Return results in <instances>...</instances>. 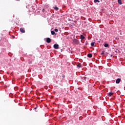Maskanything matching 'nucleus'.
<instances>
[{
	"label": "nucleus",
	"instance_id": "12",
	"mask_svg": "<svg viewBox=\"0 0 125 125\" xmlns=\"http://www.w3.org/2000/svg\"><path fill=\"white\" fill-rule=\"evenodd\" d=\"M95 43V42H92L91 43V46H94V44Z\"/></svg>",
	"mask_w": 125,
	"mask_h": 125
},
{
	"label": "nucleus",
	"instance_id": "5",
	"mask_svg": "<svg viewBox=\"0 0 125 125\" xmlns=\"http://www.w3.org/2000/svg\"><path fill=\"white\" fill-rule=\"evenodd\" d=\"M77 66L78 68H82V64H81V63H78L77 64Z\"/></svg>",
	"mask_w": 125,
	"mask_h": 125
},
{
	"label": "nucleus",
	"instance_id": "7",
	"mask_svg": "<svg viewBox=\"0 0 125 125\" xmlns=\"http://www.w3.org/2000/svg\"><path fill=\"white\" fill-rule=\"evenodd\" d=\"M80 39H81V40H84V39H85V38L84 37V36H83V35H81L80 36Z\"/></svg>",
	"mask_w": 125,
	"mask_h": 125
},
{
	"label": "nucleus",
	"instance_id": "10",
	"mask_svg": "<svg viewBox=\"0 0 125 125\" xmlns=\"http://www.w3.org/2000/svg\"><path fill=\"white\" fill-rule=\"evenodd\" d=\"M104 47H109V44L105 43L104 44Z\"/></svg>",
	"mask_w": 125,
	"mask_h": 125
},
{
	"label": "nucleus",
	"instance_id": "15",
	"mask_svg": "<svg viewBox=\"0 0 125 125\" xmlns=\"http://www.w3.org/2000/svg\"><path fill=\"white\" fill-rule=\"evenodd\" d=\"M54 9H55V10H58V9H59V8L57 7H55Z\"/></svg>",
	"mask_w": 125,
	"mask_h": 125
},
{
	"label": "nucleus",
	"instance_id": "21",
	"mask_svg": "<svg viewBox=\"0 0 125 125\" xmlns=\"http://www.w3.org/2000/svg\"><path fill=\"white\" fill-rule=\"evenodd\" d=\"M42 10H44V9H43Z\"/></svg>",
	"mask_w": 125,
	"mask_h": 125
},
{
	"label": "nucleus",
	"instance_id": "8",
	"mask_svg": "<svg viewBox=\"0 0 125 125\" xmlns=\"http://www.w3.org/2000/svg\"><path fill=\"white\" fill-rule=\"evenodd\" d=\"M87 57H89V58H91V57H92V54L90 53L88 54Z\"/></svg>",
	"mask_w": 125,
	"mask_h": 125
},
{
	"label": "nucleus",
	"instance_id": "18",
	"mask_svg": "<svg viewBox=\"0 0 125 125\" xmlns=\"http://www.w3.org/2000/svg\"><path fill=\"white\" fill-rule=\"evenodd\" d=\"M62 79H65V75H62Z\"/></svg>",
	"mask_w": 125,
	"mask_h": 125
},
{
	"label": "nucleus",
	"instance_id": "13",
	"mask_svg": "<svg viewBox=\"0 0 125 125\" xmlns=\"http://www.w3.org/2000/svg\"><path fill=\"white\" fill-rule=\"evenodd\" d=\"M119 4H122V0H118Z\"/></svg>",
	"mask_w": 125,
	"mask_h": 125
},
{
	"label": "nucleus",
	"instance_id": "16",
	"mask_svg": "<svg viewBox=\"0 0 125 125\" xmlns=\"http://www.w3.org/2000/svg\"><path fill=\"white\" fill-rule=\"evenodd\" d=\"M105 53V51H103L101 53V55H103Z\"/></svg>",
	"mask_w": 125,
	"mask_h": 125
},
{
	"label": "nucleus",
	"instance_id": "14",
	"mask_svg": "<svg viewBox=\"0 0 125 125\" xmlns=\"http://www.w3.org/2000/svg\"><path fill=\"white\" fill-rule=\"evenodd\" d=\"M94 2H100V1L99 0H94Z\"/></svg>",
	"mask_w": 125,
	"mask_h": 125
},
{
	"label": "nucleus",
	"instance_id": "20",
	"mask_svg": "<svg viewBox=\"0 0 125 125\" xmlns=\"http://www.w3.org/2000/svg\"><path fill=\"white\" fill-rule=\"evenodd\" d=\"M112 56H113V55H111V57H112Z\"/></svg>",
	"mask_w": 125,
	"mask_h": 125
},
{
	"label": "nucleus",
	"instance_id": "11",
	"mask_svg": "<svg viewBox=\"0 0 125 125\" xmlns=\"http://www.w3.org/2000/svg\"><path fill=\"white\" fill-rule=\"evenodd\" d=\"M51 34L52 35H56V34H55V32H54V31H52L51 32Z\"/></svg>",
	"mask_w": 125,
	"mask_h": 125
},
{
	"label": "nucleus",
	"instance_id": "17",
	"mask_svg": "<svg viewBox=\"0 0 125 125\" xmlns=\"http://www.w3.org/2000/svg\"><path fill=\"white\" fill-rule=\"evenodd\" d=\"M55 32H58V30L57 28L54 29Z\"/></svg>",
	"mask_w": 125,
	"mask_h": 125
},
{
	"label": "nucleus",
	"instance_id": "4",
	"mask_svg": "<svg viewBox=\"0 0 125 125\" xmlns=\"http://www.w3.org/2000/svg\"><path fill=\"white\" fill-rule=\"evenodd\" d=\"M20 32L21 33H25V28H21L20 29Z\"/></svg>",
	"mask_w": 125,
	"mask_h": 125
},
{
	"label": "nucleus",
	"instance_id": "3",
	"mask_svg": "<svg viewBox=\"0 0 125 125\" xmlns=\"http://www.w3.org/2000/svg\"><path fill=\"white\" fill-rule=\"evenodd\" d=\"M54 48H55V49H58L59 48V45L55 44L54 45Z\"/></svg>",
	"mask_w": 125,
	"mask_h": 125
},
{
	"label": "nucleus",
	"instance_id": "6",
	"mask_svg": "<svg viewBox=\"0 0 125 125\" xmlns=\"http://www.w3.org/2000/svg\"><path fill=\"white\" fill-rule=\"evenodd\" d=\"M120 82H121V79H120V78L117 79L116 81V83H119Z\"/></svg>",
	"mask_w": 125,
	"mask_h": 125
},
{
	"label": "nucleus",
	"instance_id": "2",
	"mask_svg": "<svg viewBox=\"0 0 125 125\" xmlns=\"http://www.w3.org/2000/svg\"><path fill=\"white\" fill-rule=\"evenodd\" d=\"M46 42L48 43H50L51 42V39L50 38H46Z\"/></svg>",
	"mask_w": 125,
	"mask_h": 125
},
{
	"label": "nucleus",
	"instance_id": "9",
	"mask_svg": "<svg viewBox=\"0 0 125 125\" xmlns=\"http://www.w3.org/2000/svg\"><path fill=\"white\" fill-rule=\"evenodd\" d=\"M114 93L113 92H109L107 94L108 96H112Z\"/></svg>",
	"mask_w": 125,
	"mask_h": 125
},
{
	"label": "nucleus",
	"instance_id": "19",
	"mask_svg": "<svg viewBox=\"0 0 125 125\" xmlns=\"http://www.w3.org/2000/svg\"><path fill=\"white\" fill-rule=\"evenodd\" d=\"M37 109H38V107L34 108V110H37Z\"/></svg>",
	"mask_w": 125,
	"mask_h": 125
},
{
	"label": "nucleus",
	"instance_id": "1",
	"mask_svg": "<svg viewBox=\"0 0 125 125\" xmlns=\"http://www.w3.org/2000/svg\"><path fill=\"white\" fill-rule=\"evenodd\" d=\"M73 43H74V44H79V40L74 39L73 40Z\"/></svg>",
	"mask_w": 125,
	"mask_h": 125
}]
</instances>
